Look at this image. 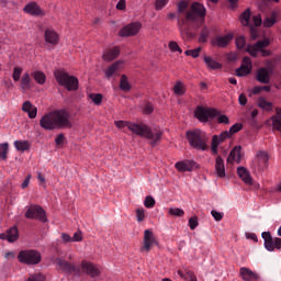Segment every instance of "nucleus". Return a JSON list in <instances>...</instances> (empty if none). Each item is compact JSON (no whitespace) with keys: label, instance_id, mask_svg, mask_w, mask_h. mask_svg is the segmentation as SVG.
Segmentation results:
<instances>
[{"label":"nucleus","instance_id":"nucleus-1","mask_svg":"<svg viewBox=\"0 0 281 281\" xmlns=\"http://www.w3.org/2000/svg\"><path fill=\"white\" fill-rule=\"evenodd\" d=\"M186 10H188V2L180 1L178 3V27L183 41H192V38L196 37V34L192 32V23H195L199 19H205L207 11L205 7L199 2H194L191 5V10L188 11L183 18L181 14H183Z\"/></svg>","mask_w":281,"mask_h":281},{"label":"nucleus","instance_id":"nucleus-2","mask_svg":"<svg viewBox=\"0 0 281 281\" xmlns=\"http://www.w3.org/2000/svg\"><path fill=\"white\" fill-rule=\"evenodd\" d=\"M115 126L117 128H128L134 135H138L139 137H145V139H149L150 146H157V143L161 139V135L164 132L161 130H151L148 125L144 123H132L128 121H115Z\"/></svg>","mask_w":281,"mask_h":281},{"label":"nucleus","instance_id":"nucleus-3","mask_svg":"<svg viewBox=\"0 0 281 281\" xmlns=\"http://www.w3.org/2000/svg\"><path fill=\"white\" fill-rule=\"evenodd\" d=\"M55 262L59 267V271L67 273L68 276H80L82 273H87L90 278H98V276H100V269L88 261H82L81 267H78L63 258H57Z\"/></svg>","mask_w":281,"mask_h":281},{"label":"nucleus","instance_id":"nucleus-4","mask_svg":"<svg viewBox=\"0 0 281 281\" xmlns=\"http://www.w3.org/2000/svg\"><path fill=\"white\" fill-rule=\"evenodd\" d=\"M40 126L44 131H54V128H71L69 112L67 110H55L45 114L40 120Z\"/></svg>","mask_w":281,"mask_h":281},{"label":"nucleus","instance_id":"nucleus-5","mask_svg":"<svg viewBox=\"0 0 281 281\" xmlns=\"http://www.w3.org/2000/svg\"><path fill=\"white\" fill-rule=\"evenodd\" d=\"M187 139L195 150H207V134L201 130L188 131Z\"/></svg>","mask_w":281,"mask_h":281},{"label":"nucleus","instance_id":"nucleus-6","mask_svg":"<svg viewBox=\"0 0 281 281\" xmlns=\"http://www.w3.org/2000/svg\"><path fill=\"white\" fill-rule=\"evenodd\" d=\"M55 79L60 85V87H65L67 91H78V78L67 74L65 70H56Z\"/></svg>","mask_w":281,"mask_h":281},{"label":"nucleus","instance_id":"nucleus-7","mask_svg":"<svg viewBox=\"0 0 281 281\" xmlns=\"http://www.w3.org/2000/svg\"><path fill=\"white\" fill-rule=\"evenodd\" d=\"M269 45H271V42L269 41V38H265L262 41H258L254 45L249 44L246 52H248V54H250L252 58H258V52L261 53V56H263V58H267V56H271V50L265 49V47H269Z\"/></svg>","mask_w":281,"mask_h":281},{"label":"nucleus","instance_id":"nucleus-8","mask_svg":"<svg viewBox=\"0 0 281 281\" xmlns=\"http://www.w3.org/2000/svg\"><path fill=\"white\" fill-rule=\"evenodd\" d=\"M18 259L22 265H38L41 262V252L36 250H21Z\"/></svg>","mask_w":281,"mask_h":281},{"label":"nucleus","instance_id":"nucleus-9","mask_svg":"<svg viewBox=\"0 0 281 281\" xmlns=\"http://www.w3.org/2000/svg\"><path fill=\"white\" fill-rule=\"evenodd\" d=\"M25 218L41 221V223H47V215L45 210L41 207V205H30L25 212Z\"/></svg>","mask_w":281,"mask_h":281},{"label":"nucleus","instance_id":"nucleus-10","mask_svg":"<svg viewBox=\"0 0 281 281\" xmlns=\"http://www.w3.org/2000/svg\"><path fill=\"white\" fill-rule=\"evenodd\" d=\"M269 166V154L267 151L259 150L256 154V159L252 161L254 170L257 172H262Z\"/></svg>","mask_w":281,"mask_h":281},{"label":"nucleus","instance_id":"nucleus-11","mask_svg":"<svg viewBox=\"0 0 281 281\" xmlns=\"http://www.w3.org/2000/svg\"><path fill=\"white\" fill-rule=\"evenodd\" d=\"M263 240H265V248L267 251H276V249L280 250L281 249V238L276 237L273 238L271 236V233L269 232H263L261 234Z\"/></svg>","mask_w":281,"mask_h":281},{"label":"nucleus","instance_id":"nucleus-12","mask_svg":"<svg viewBox=\"0 0 281 281\" xmlns=\"http://www.w3.org/2000/svg\"><path fill=\"white\" fill-rule=\"evenodd\" d=\"M157 245V239L155 238V233L150 229L144 232L143 246L140 247L142 254H148L153 246Z\"/></svg>","mask_w":281,"mask_h":281},{"label":"nucleus","instance_id":"nucleus-13","mask_svg":"<svg viewBox=\"0 0 281 281\" xmlns=\"http://www.w3.org/2000/svg\"><path fill=\"white\" fill-rule=\"evenodd\" d=\"M216 115H218V111L215 109H205L203 106H198L195 110V117H198V120L200 122H207L210 120V117H216Z\"/></svg>","mask_w":281,"mask_h":281},{"label":"nucleus","instance_id":"nucleus-14","mask_svg":"<svg viewBox=\"0 0 281 281\" xmlns=\"http://www.w3.org/2000/svg\"><path fill=\"white\" fill-rule=\"evenodd\" d=\"M139 30H142V23L133 22V23H130V24L123 26L120 30L119 34L122 37L135 36L137 34H139Z\"/></svg>","mask_w":281,"mask_h":281},{"label":"nucleus","instance_id":"nucleus-15","mask_svg":"<svg viewBox=\"0 0 281 281\" xmlns=\"http://www.w3.org/2000/svg\"><path fill=\"white\" fill-rule=\"evenodd\" d=\"M249 74H251V59L244 57L241 66L236 69V76L243 78L244 76H249Z\"/></svg>","mask_w":281,"mask_h":281},{"label":"nucleus","instance_id":"nucleus-16","mask_svg":"<svg viewBox=\"0 0 281 281\" xmlns=\"http://www.w3.org/2000/svg\"><path fill=\"white\" fill-rule=\"evenodd\" d=\"M1 240H8V243H16L19 240V228L12 226L5 233L0 234Z\"/></svg>","mask_w":281,"mask_h":281},{"label":"nucleus","instance_id":"nucleus-17","mask_svg":"<svg viewBox=\"0 0 281 281\" xmlns=\"http://www.w3.org/2000/svg\"><path fill=\"white\" fill-rule=\"evenodd\" d=\"M24 12L31 16H45V11L36 2H30L24 7Z\"/></svg>","mask_w":281,"mask_h":281},{"label":"nucleus","instance_id":"nucleus-18","mask_svg":"<svg viewBox=\"0 0 281 281\" xmlns=\"http://www.w3.org/2000/svg\"><path fill=\"white\" fill-rule=\"evenodd\" d=\"M239 276L244 281H258L260 276L254 272L251 269L243 267L239 269Z\"/></svg>","mask_w":281,"mask_h":281},{"label":"nucleus","instance_id":"nucleus-19","mask_svg":"<svg viewBox=\"0 0 281 281\" xmlns=\"http://www.w3.org/2000/svg\"><path fill=\"white\" fill-rule=\"evenodd\" d=\"M256 80L261 85H269L271 81V69L259 68L256 74Z\"/></svg>","mask_w":281,"mask_h":281},{"label":"nucleus","instance_id":"nucleus-20","mask_svg":"<svg viewBox=\"0 0 281 281\" xmlns=\"http://www.w3.org/2000/svg\"><path fill=\"white\" fill-rule=\"evenodd\" d=\"M44 40L45 43L55 47V45L60 41V37L58 36V33L54 31V29H46L44 33Z\"/></svg>","mask_w":281,"mask_h":281},{"label":"nucleus","instance_id":"nucleus-21","mask_svg":"<svg viewBox=\"0 0 281 281\" xmlns=\"http://www.w3.org/2000/svg\"><path fill=\"white\" fill-rule=\"evenodd\" d=\"M232 41H234V34L228 33L224 36H216L213 40V45H216L217 47H227Z\"/></svg>","mask_w":281,"mask_h":281},{"label":"nucleus","instance_id":"nucleus-22","mask_svg":"<svg viewBox=\"0 0 281 281\" xmlns=\"http://www.w3.org/2000/svg\"><path fill=\"white\" fill-rule=\"evenodd\" d=\"M124 66V61H115L108 69H105L104 74L106 78H113V76H117L120 71H122V67Z\"/></svg>","mask_w":281,"mask_h":281},{"label":"nucleus","instance_id":"nucleus-23","mask_svg":"<svg viewBox=\"0 0 281 281\" xmlns=\"http://www.w3.org/2000/svg\"><path fill=\"white\" fill-rule=\"evenodd\" d=\"M194 166H196L194 160H182L176 162V168L179 172H192V170H194Z\"/></svg>","mask_w":281,"mask_h":281},{"label":"nucleus","instance_id":"nucleus-24","mask_svg":"<svg viewBox=\"0 0 281 281\" xmlns=\"http://www.w3.org/2000/svg\"><path fill=\"white\" fill-rule=\"evenodd\" d=\"M237 175L246 183V186H251L254 183V179L251 178V175L245 167H238L237 168Z\"/></svg>","mask_w":281,"mask_h":281},{"label":"nucleus","instance_id":"nucleus-25","mask_svg":"<svg viewBox=\"0 0 281 281\" xmlns=\"http://www.w3.org/2000/svg\"><path fill=\"white\" fill-rule=\"evenodd\" d=\"M280 21V12L272 11L269 15H267L263 20V27H273V25Z\"/></svg>","mask_w":281,"mask_h":281},{"label":"nucleus","instance_id":"nucleus-26","mask_svg":"<svg viewBox=\"0 0 281 281\" xmlns=\"http://www.w3.org/2000/svg\"><path fill=\"white\" fill-rule=\"evenodd\" d=\"M22 111H24V113H27L30 120L36 119V113H38V109L34 106L30 101H25L22 104Z\"/></svg>","mask_w":281,"mask_h":281},{"label":"nucleus","instance_id":"nucleus-27","mask_svg":"<svg viewBox=\"0 0 281 281\" xmlns=\"http://www.w3.org/2000/svg\"><path fill=\"white\" fill-rule=\"evenodd\" d=\"M240 146H236L231 150L227 157V164H234V161H236V164H240V159H243V156L240 155Z\"/></svg>","mask_w":281,"mask_h":281},{"label":"nucleus","instance_id":"nucleus-28","mask_svg":"<svg viewBox=\"0 0 281 281\" xmlns=\"http://www.w3.org/2000/svg\"><path fill=\"white\" fill-rule=\"evenodd\" d=\"M239 131H243V124L240 123H235L233 126H231L229 131H224L220 134L222 139H229L232 135L238 133Z\"/></svg>","mask_w":281,"mask_h":281},{"label":"nucleus","instance_id":"nucleus-29","mask_svg":"<svg viewBox=\"0 0 281 281\" xmlns=\"http://www.w3.org/2000/svg\"><path fill=\"white\" fill-rule=\"evenodd\" d=\"M117 56H120V47L115 46L103 53V60L111 63V60H115Z\"/></svg>","mask_w":281,"mask_h":281},{"label":"nucleus","instance_id":"nucleus-30","mask_svg":"<svg viewBox=\"0 0 281 281\" xmlns=\"http://www.w3.org/2000/svg\"><path fill=\"white\" fill-rule=\"evenodd\" d=\"M215 172L221 179L225 177V160L221 156H217L215 159Z\"/></svg>","mask_w":281,"mask_h":281},{"label":"nucleus","instance_id":"nucleus-31","mask_svg":"<svg viewBox=\"0 0 281 281\" xmlns=\"http://www.w3.org/2000/svg\"><path fill=\"white\" fill-rule=\"evenodd\" d=\"M277 115L271 116L272 131H279L281 133V108H276Z\"/></svg>","mask_w":281,"mask_h":281},{"label":"nucleus","instance_id":"nucleus-32","mask_svg":"<svg viewBox=\"0 0 281 281\" xmlns=\"http://www.w3.org/2000/svg\"><path fill=\"white\" fill-rule=\"evenodd\" d=\"M225 142V138H223L221 135H213L212 142H211V150L213 155H218V146Z\"/></svg>","mask_w":281,"mask_h":281},{"label":"nucleus","instance_id":"nucleus-33","mask_svg":"<svg viewBox=\"0 0 281 281\" xmlns=\"http://www.w3.org/2000/svg\"><path fill=\"white\" fill-rule=\"evenodd\" d=\"M204 63L209 69H222L223 65L210 56H204Z\"/></svg>","mask_w":281,"mask_h":281},{"label":"nucleus","instance_id":"nucleus-34","mask_svg":"<svg viewBox=\"0 0 281 281\" xmlns=\"http://www.w3.org/2000/svg\"><path fill=\"white\" fill-rule=\"evenodd\" d=\"M20 87L23 91L27 89H32V79L30 78V74L26 72L22 76L20 81Z\"/></svg>","mask_w":281,"mask_h":281},{"label":"nucleus","instance_id":"nucleus-35","mask_svg":"<svg viewBox=\"0 0 281 281\" xmlns=\"http://www.w3.org/2000/svg\"><path fill=\"white\" fill-rule=\"evenodd\" d=\"M37 85H44L47 81V76L41 70H36L31 74Z\"/></svg>","mask_w":281,"mask_h":281},{"label":"nucleus","instance_id":"nucleus-36","mask_svg":"<svg viewBox=\"0 0 281 281\" xmlns=\"http://www.w3.org/2000/svg\"><path fill=\"white\" fill-rule=\"evenodd\" d=\"M257 104L259 109H262L263 111H271L273 109V103L267 101L265 98H259Z\"/></svg>","mask_w":281,"mask_h":281},{"label":"nucleus","instance_id":"nucleus-37","mask_svg":"<svg viewBox=\"0 0 281 281\" xmlns=\"http://www.w3.org/2000/svg\"><path fill=\"white\" fill-rule=\"evenodd\" d=\"M241 25L249 26L251 20V9H246L239 16Z\"/></svg>","mask_w":281,"mask_h":281},{"label":"nucleus","instance_id":"nucleus-38","mask_svg":"<svg viewBox=\"0 0 281 281\" xmlns=\"http://www.w3.org/2000/svg\"><path fill=\"white\" fill-rule=\"evenodd\" d=\"M178 274L181 278H184V280H189V281H199L196 280V276H194V272L190 271V270H184V272L182 270L178 271Z\"/></svg>","mask_w":281,"mask_h":281},{"label":"nucleus","instance_id":"nucleus-39","mask_svg":"<svg viewBox=\"0 0 281 281\" xmlns=\"http://www.w3.org/2000/svg\"><path fill=\"white\" fill-rule=\"evenodd\" d=\"M120 89L121 91H131V83L128 82V77H126V75L121 76Z\"/></svg>","mask_w":281,"mask_h":281},{"label":"nucleus","instance_id":"nucleus-40","mask_svg":"<svg viewBox=\"0 0 281 281\" xmlns=\"http://www.w3.org/2000/svg\"><path fill=\"white\" fill-rule=\"evenodd\" d=\"M14 146L16 150H21L22 153L30 150V143L27 140H15Z\"/></svg>","mask_w":281,"mask_h":281},{"label":"nucleus","instance_id":"nucleus-41","mask_svg":"<svg viewBox=\"0 0 281 281\" xmlns=\"http://www.w3.org/2000/svg\"><path fill=\"white\" fill-rule=\"evenodd\" d=\"M10 150V145L8 143L0 144V159L5 161L8 159V151Z\"/></svg>","mask_w":281,"mask_h":281},{"label":"nucleus","instance_id":"nucleus-42","mask_svg":"<svg viewBox=\"0 0 281 281\" xmlns=\"http://www.w3.org/2000/svg\"><path fill=\"white\" fill-rule=\"evenodd\" d=\"M207 38H210V29L203 26L200 32L199 43H207Z\"/></svg>","mask_w":281,"mask_h":281},{"label":"nucleus","instance_id":"nucleus-43","mask_svg":"<svg viewBox=\"0 0 281 281\" xmlns=\"http://www.w3.org/2000/svg\"><path fill=\"white\" fill-rule=\"evenodd\" d=\"M173 93H176V95H184L186 94V87L183 86V82L178 81L173 86Z\"/></svg>","mask_w":281,"mask_h":281},{"label":"nucleus","instance_id":"nucleus-44","mask_svg":"<svg viewBox=\"0 0 281 281\" xmlns=\"http://www.w3.org/2000/svg\"><path fill=\"white\" fill-rule=\"evenodd\" d=\"M168 214H170V216H184L186 212L182 209L179 207H170L168 211Z\"/></svg>","mask_w":281,"mask_h":281},{"label":"nucleus","instance_id":"nucleus-45","mask_svg":"<svg viewBox=\"0 0 281 281\" xmlns=\"http://www.w3.org/2000/svg\"><path fill=\"white\" fill-rule=\"evenodd\" d=\"M155 198L154 196H150V195H147L145 198V201H144V205L145 207H147L148 210H153V207H155Z\"/></svg>","mask_w":281,"mask_h":281},{"label":"nucleus","instance_id":"nucleus-46","mask_svg":"<svg viewBox=\"0 0 281 281\" xmlns=\"http://www.w3.org/2000/svg\"><path fill=\"white\" fill-rule=\"evenodd\" d=\"M21 74H23V68L14 67L12 78L14 82H19L21 80Z\"/></svg>","mask_w":281,"mask_h":281},{"label":"nucleus","instance_id":"nucleus-47","mask_svg":"<svg viewBox=\"0 0 281 281\" xmlns=\"http://www.w3.org/2000/svg\"><path fill=\"white\" fill-rule=\"evenodd\" d=\"M89 98H90V100H91L94 104H97V105L102 104V94H100V93H90V94H89Z\"/></svg>","mask_w":281,"mask_h":281},{"label":"nucleus","instance_id":"nucleus-48","mask_svg":"<svg viewBox=\"0 0 281 281\" xmlns=\"http://www.w3.org/2000/svg\"><path fill=\"white\" fill-rule=\"evenodd\" d=\"M201 47H198L195 49H188L184 52L186 56H191L192 58H199V55L201 54Z\"/></svg>","mask_w":281,"mask_h":281},{"label":"nucleus","instance_id":"nucleus-49","mask_svg":"<svg viewBox=\"0 0 281 281\" xmlns=\"http://www.w3.org/2000/svg\"><path fill=\"white\" fill-rule=\"evenodd\" d=\"M25 281H45V276L42 273L31 274Z\"/></svg>","mask_w":281,"mask_h":281},{"label":"nucleus","instance_id":"nucleus-50","mask_svg":"<svg viewBox=\"0 0 281 281\" xmlns=\"http://www.w3.org/2000/svg\"><path fill=\"white\" fill-rule=\"evenodd\" d=\"M144 218H146V213L144 209H137L136 210V220L138 223L144 222Z\"/></svg>","mask_w":281,"mask_h":281},{"label":"nucleus","instance_id":"nucleus-51","mask_svg":"<svg viewBox=\"0 0 281 281\" xmlns=\"http://www.w3.org/2000/svg\"><path fill=\"white\" fill-rule=\"evenodd\" d=\"M216 117H217L218 124H229V117H227V115L221 114V113L218 112V114L216 115Z\"/></svg>","mask_w":281,"mask_h":281},{"label":"nucleus","instance_id":"nucleus-52","mask_svg":"<svg viewBox=\"0 0 281 281\" xmlns=\"http://www.w3.org/2000/svg\"><path fill=\"white\" fill-rule=\"evenodd\" d=\"M168 1L169 0H156V2H155L156 10H164V8H166V5H168Z\"/></svg>","mask_w":281,"mask_h":281},{"label":"nucleus","instance_id":"nucleus-53","mask_svg":"<svg viewBox=\"0 0 281 281\" xmlns=\"http://www.w3.org/2000/svg\"><path fill=\"white\" fill-rule=\"evenodd\" d=\"M189 227L190 229H194L195 227H199V217L193 216L189 220Z\"/></svg>","mask_w":281,"mask_h":281},{"label":"nucleus","instance_id":"nucleus-54","mask_svg":"<svg viewBox=\"0 0 281 281\" xmlns=\"http://www.w3.org/2000/svg\"><path fill=\"white\" fill-rule=\"evenodd\" d=\"M245 37L244 36H239L236 38V47L237 49H243L245 47Z\"/></svg>","mask_w":281,"mask_h":281},{"label":"nucleus","instance_id":"nucleus-55","mask_svg":"<svg viewBox=\"0 0 281 281\" xmlns=\"http://www.w3.org/2000/svg\"><path fill=\"white\" fill-rule=\"evenodd\" d=\"M255 27H260L262 25V16L255 15L252 16Z\"/></svg>","mask_w":281,"mask_h":281},{"label":"nucleus","instance_id":"nucleus-56","mask_svg":"<svg viewBox=\"0 0 281 281\" xmlns=\"http://www.w3.org/2000/svg\"><path fill=\"white\" fill-rule=\"evenodd\" d=\"M153 111H155L153 105L150 103H146L143 109V112L145 113V115H150V113H153Z\"/></svg>","mask_w":281,"mask_h":281},{"label":"nucleus","instance_id":"nucleus-57","mask_svg":"<svg viewBox=\"0 0 281 281\" xmlns=\"http://www.w3.org/2000/svg\"><path fill=\"white\" fill-rule=\"evenodd\" d=\"M71 238H72V243H80L82 241V233L78 231L74 234Z\"/></svg>","mask_w":281,"mask_h":281},{"label":"nucleus","instance_id":"nucleus-58","mask_svg":"<svg viewBox=\"0 0 281 281\" xmlns=\"http://www.w3.org/2000/svg\"><path fill=\"white\" fill-rule=\"evenodd\" d=\"M65 143V134H58L57 137L55 138V144L57 146H63Z\"/></svg>","mask_w":281,"mask_h":281},{"label":"nucleus","instance_id":"nucleus-59","mask_svg":"<svg viewBox=\"0 0 281 281\" xmlns=\"http://www.w3.org/2000/svg\"><path fill=\"white\" fill-rule=\"evenodd\" d=\"M211 214L215 221H223V213H220L218 211H212Z\"/></svg>","mask_w":281,"mask_h":281},{"label":"nucleus","instance_id":"nucleus-60","mask_svg":"<svg viewBox=\"0 0 281 281\" xmlns=\"http://www.w3.org/2000/svg\"><path fill=\"white\" fill-rule=\"evenodd\" d=\"M238 102L241 106H245L247 104V95L245 93L239 94Z\"/></svg>","mask_w":281,"mask_h":281},{"label":"nucleus","instance_id":"nucleus-61","mask_svg":"<svg viewBox=\"0 0 281 281\" xmlns=\"http://www.w3.org/2000/svg\"><path fill=\"white\" fill-rule=\"evenodd\" d=\"M61 240H63V243H72L71 235H69L67 233H63L61 234Z\"/></svg>","mask_w":281,"mask_h":281},{"label":"nucleus","instance_id":"nucleus-62","mask_svg":"<svg viewBox=\"0 0 281 281\" xmlns=\"http://www.w3.org/2000/svg\"><path fill=\"white\" fill-rule=\"evenodd\" d=\"M250 38H252V41L258 38V30H256L254 26H250Z\"/></svg>","mask_w":281,"mask_h":281},{"label":"nucleus","instance_id":"nucleus-63","mask_svg":"<svg viewBox=\"0 0 281 281\" xmlns=\"http://www.w3.org/2000/svg\"><path fill=\"white\" fill-rule=\"evenodd\" d=\"M246 238L254 240V243H258V236L255 233H247Z\"/></svg>","mask_w":281,"mask_h":281},{"label":"nucleus","instance_id":"nucleus-64","mask_svg":"<svg viewBox=\"0 0 281 281\" xmlns=\"http://www.w3.org/2000/svg\"><path fill=\"white\" fill-rule=\"evenodd\" d=\"M169 49L171 52H177V49H179V44L177 42H170L169 43Z\"/></svg>","mask_w":281,"mask_h":281}]
</instances>
